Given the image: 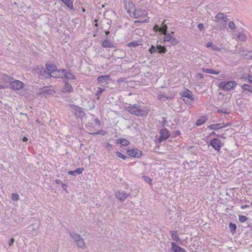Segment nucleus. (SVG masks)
Returning a JSON list of instances; mask_svg holds the SVG:
<instances>
[{"label":"nucleus","mask_w":252,"mask_h":252,"mask_svg":"<svg viewBox=\"0 0 252 252\" xmlns=\"http://www.w3.org/2000/svg\"><path fill=\"white\" fill-rule=\"evenodd\" d=\"M238 38L242 41H246L247 39V35L243 33H239L237 34Z\"/></svg>","instance_id":"34"},{"label":"nucleus","mask_w":252,"mask_h":252,"mask_svg":"<svg viewBox=\"0 0 252 252\" xmlns=\"http://www.w3.org/2000/svg\"><path fill=\"white\" fill-rule=\"evenodd\" d=\"M55 183H56V184H58V185H60V184L62 185V183H63L61 182V180H58V179H56V180H55Z\"/></svg>","instance_id":"58"},{"label":"nucleus","mask_w":252,"mask_h":252,"mask_svg":"<svg viewBox=\"0 0 252 252\" xmlns=\"http://www.w3.org/2000/svg\"><path fill=\"white\" fill-rule=\"evenodd\" d=\"M203 71L206 73H209L211 74H218L219 73V71H217L212 69L204 68L203 69Z\"/></svg>","instance_id":"30"},{"label":"nucleus","mask_w":252,"mask_h":252,"mask_svg":"<svg viewBox=\"0 0 252 252\" xmlns=\"http://www.w3.org/2000/svg\"><path fill=\"white\" fill-rule=\"evenodd\" d=\"M71 107L75 110V115L77 118L83 119L86 117V114L81 107L74 105H72Z\"/></svg>","instance_id":"5"},{"label":"nucleus","mask_w":252,"mask_h":252,"mask_svg":"<svg viewBox=\"0 0 252 252\" xmlns=\"http://www.w3.org/2000/svg\"><path fill=\"white\" fill-rule=\"evenodd\" d=\"M66 70L65 69H57L54 72H53L52 74L49 73L48 75V76H45L46 79L50 78L51 77L54 78H60L62 77L63 75V72H65Z\"/></svg>","instance_id":"11"},{"label":"nucleus","mask_w":252,"mask_h":252,"mask_svg":"<svg viewBox=\"0 0 252 252\" xmlns=\"http://www.w3.org/2000/svg\"><path fill=\"white\" fill-rule=\"evenodd\" d=\"M169 233L171 235L172 239L173 240L177 242H180L181 244H182V240L179 237V235L177 231L174 230H170Z\"/></svg>","instance_id":"18"},{"label":"nucleus","mask_w":252,"mask_h":252,"mask_svg":"<svg viewBox=\"0 0 252 252\" xmlns=\"http://www.w3.org/2000/svg\"><path fill=\"white\" fill-rule=\"evenodd\" d=\"M237 85L234 81H223L220 83L219 87L224 91H229L234 89Z\"/></svg>","instance_id":"2"},{"label":"nucleus","mask_w":252,"mask_h":252,"mask_svg":"<svg viewBox=\"0 0 252 252\" xmlns=\"http://www.w3.org/2000/svg\"><path fill=\"white\" fill-rule=\"evenodd\" d=\"M218 113H223L224 114H229V112L227 111L226 109H219L217 111Z\"/></svg>","instance_id":"45"},{"label":"nucleus","mask_w":252,"mask_h":252,"mask_svg":"<svg viewBox=\"0 0 252 252\" xmlns=\"http://www.w3.org/2000/svg\"><path fill=\"white\" fill-rule=\"evenodd\" d=\"M14 241H15V239L14 238H12L11 239H10L9 241V243H8L9 246H10V247L12 246L13 245V244L14 242Z\"/></svg>","instance_id":"52"},{"label":"nucleus","mask_w":252,"mask_h":252,"mask_svg":"<svg viewBox=\"0 0 252 252\" xmlns=\"http://www.w3.org/2000/svg\"><path fill=\"white\" fill-rule=\"evenodd\" d=\"M130 193H127L124 190H121L116 193L115 196L120 201L123 202L130 195Z\"/></svg>","instance_id":"9"},{"label":"nucleus","mask_w":252,"mask_h":252,"mask_svg":"<svg viewBox=\"0 0 252 252\" xmlns=\"http://www.w3.org/2000/svg\"><path fill=\"white\" fill-rule=\"evenodd\" d=\"M45 66L48 73H51V74L58 69L57 66L55 64L46 63Z\"/></svg>","instance_id":"17"},{"label":"nucleus","mask_w":252,"mask_h":252,"mask_svg":"<svg viewBox=\"0 0 252 252\" xmlns=\"http://www.w3.org/2000/svg\"><path fill=\"white\" fill-rule=\"evenodd\" d=\"M127 154L128 156L140 158L142 157V152L137 148H133L127 150Z\"/></svg>","instance_id":"6"},{"label":"nucleus","mask_w":252,"mask_h":252,"mask_svg":"<svg viewBox=\"0 0 252 252\" xmlns=\"http://www.w3.org/2000/svg\"><path fill=\"white\" fill-rule=\"evenodd\" d=\"M113 146L112 145H111L110 143H106V145H105V147L107 148H110V149H112Z\"/></svg>","instance_id":"54"},{"label":"nucleus","mask_w":252,"mask_h":252,"mask_svg":"<svg viewBox=\"0 0 252 252\" xmlns=\"http://www.w3.org/2000/svg\"><path fill=\"white\" fill-rule=\"evenodd\" d=\"M184 101H185V102L187 105H190V104H191V102L192 101H190V100H189H189H188V99H187V100H185V99H184Z\"/></svg>","instance_id":"60"},{"label":"nucleus","mask_w":252,"mask_h":252,"mask_svg":"<svg viewBox=\"0 0 252 252\" xmlns=\"http://www.w3.org/2000/svg\"><path fill=\"white\" fill-rule=\"evenodd\" d=\"M144 179L147 183L150 184V185L152 184V179L146 176H144Z\"/></svg>","instance_id":"46"},{"label":"nucleus","mask_w":252,"mask_h":252,"mask_svg":"<svg viewBox=\"0 0 252 252\" xmlns=\"http://www.w3.org/2000/svg\"><path fill=\"white\" fill-rule=\"evenodd\" d=\"M167 123V121L165 118L163 117L162 118V125L163 126H164Z\"/></svg>","instance_id":"50"},{"label":"nucleus","mask_w":252,"mask_h":252,"mask_svg":"<svg viewBox=\"0 0 252 252\" xmlns=\"http://www.w3.org/2000/svg\"><path fill=\"white\" fill-rule=\"evenodd\" d=\"M166 139L164 137L162 136L161 135H160L159 138H158V140L159 143H161L163 141L166 140Z\"/></svg>","instance_id":"51"},{"label":"nucleus","mask_w":252,"mask_h":252,"mask_svg":"<svg viewBox=\"0 0 252 252\" xmlns=\"http://www.w3.org/2000/svg\"><path fill=\"white\" fill-rule=\"evenodd\" d=\"M180 94L183 97H187L190 101L194 100V97L192 94V93L188 89H186L185 91L181 92Z\"/></svg>","instance_id":"15"},{"label":"nucleus","mask_w":252,"mask_h":252,"mask_svg":"<svg viewBox=\"0 0 252 252\" xmlns=\"http://www.w3.org/2000/svg\"><path fill=\"white\" fill-rule=\"evenodd\" d=\"M69 234L70 237L76 242V245L78 247L82 248L85 246V243L80 235L72 231H69Z\"/></svg>","instance_id":"3"},{"label":"nucleus","mask_w":252,"mask_h":252,"mask_svg":"<svg viewBox=\"0 0 252 252\" xmlns=\"http://www.w3.org/2000/svg\"><path fill=\"white\" fill-rule=\"evenodd\" d=\"M248 220V218L245 216H243V215L239 216V220L241 222H244Z\"/></svg>","instance_id":"40"},{"label":"nucleus","mask_w":252,"mask_h":252,"mask_svg":"<svg viewBox=\"0 0 252 252\" xmlns=\"http://www.w3.org/2000/svg\"><path fill=\"white\" fill-rule=\"evenodd\" d=\"M148 12L145 9L141 8H135L130 16L133 18L137 19L142 17L147 16Z\"/></svg>","instance_id":"4"},{"label":"nucleus","mask_w":252,"mask_h":252,"mask_svg":"<svg viewBox=\"0 0 252 252\" xmlns=\"http://www.w3.org/2000/svg\"><path fill=\"white\" fill-rule=\"evenodd\" d=\"M2 79L3 80V81H4L5 82H7V83L9 82L11 83V82L13 80V78L7 75L3 74L2 75Z\"/></svg>","instance_id":"29"},{"label":"nucleus","mask_w":252,"mask_h":252,"mask_svg":"<svg viewBox=\"0 0 252 252\" xmlns=\"http://www.w3.org/2000/svg\"><path fill=\"white\" fill-rule=\"evenodd\" d=\"M213 46V43H212V42H208L206 44V47L208 48H209V47L212 48Z\"/></svg>","instance_id":"57"},{"label":"nucleus","mask_w":252,"mask_h":252,"mask_svg":"<svg viewBox=\"0 0 252 252\" xmlns=\"http://www.w3.org/2000/svg\"><path fill=\"white\" fill-rule=\"evenodd\" d=\"M124 3L125 9L130 16L135 9V5L130 0H124Z\"/></svg>","instance_id":"7"},{"label":"nucleus","mask_w":252,"mask_h":252,"mask_svg":"<svg viewBox=\"0 0 252 252\" xmlns=\"http://www.w3.org/2000/svg\"><path fill=\"white\" fill-rule=\"evenodd\" d=\"M140 44L137 41H131L126 44V46L129 47H136L138 46Z\"/></svg>","instance_id":"33"},{"label":"nucleus","mask_w":252,"mask_h":252,"mask_svg":"<svg viewBox=\"0 0 252 252\" xmlns=\"http://www.w3.org/2000/svg\"><path fill=\"white\" fill-rule=\"evenodd\" d=\"M97 80L99 85L104 83L108 84V82L111 80L110 75H102L98 77Z\"/></svg>","instance_id":"14"},{"label":"nucleus","mask_w":252,"mask_h":252,"mask_svg":"<svg viewBox=\"0 0 252 252\" xmlns=\"http://www.w3.org/2000/svg\"><path fill=\"white\" fill-rule=\"evenodd\" d=\"M198 28L200 31H202L204 30V26L203 24L199 23L198 26Z\"/></svg>","instance_id":"47"},{"label":"nucleus","mask_w":252,"mask_h":252,"mask_svg":"<svg viewBox=\"0 0 252 252\" xmlns=\"http://www.w3.org/2000/svg\"><path fill=\"white\" fill-rule=\"evenodd\" d=\"M118 141L123 146H128L130 144L129 141L124 138H120L117 139L116 143H118Z\"/></svg>","instance_id":"25"},{"label":"nucleus","mask_w":252,"mask_h":252,"mask_svg":"<svg viewBox=\"0 0 252 252\" xmlns=\"http://www.w3.org/2000/svg\"><path fill=\"white\" fill-rule=\"evenodd\" d=\"M215 51H218L219 50V48L216 46H213L212 48Z\"/></svg>","instance_id":"62"},{"label":"nucleus","mask_w":252,"mask_h":252,"mask_svg":"<svg viewBox=\"0 0 252 252\" xmlns=\"http://www.w3.org/2000/svg\"><path fill=\"white\" fill-rule=\"evenodd\" d=\"M94 121L98 125H99L100 124V121L97 118H95Z\"/></svg>","instance_id":"59"},{"label":"nucleus","mask_w":252,"mask_h":252,"mask_svg":"<svg viewBox=\"0 0 252 252\" xmlns=\"http://www.w3.org/2000/svg\"><path fill=\"white\" fill-rule=\"evenodd\" d=\"M210 145L218 152H219L221 147V143L219 139L218 138H213L210 141Z\"/></svg>","instance_id":"12"},{"label":"nucleus","mask_w":252,"mask_h":252,"mask_svg":"<svg viewBox=\"0 0 252 252\" xmlns=\"http://www.w3.org/2000/svg\"><path fill=\"white\" fill-rule=\"evenodd\" d=\"M11 88L15 91L20 90L24 88V83L17 80L12 81L10 84Z\"/></svg>","instance_id":"8"},{"label":"nucleus","mask_w":252,"mask_h":252,"mask_svg":"<svg viewBox=\"0 0 252 252\" xmlns=\"http://www.w3.org/2000/svg\"><path fill=\"white\" fill-rule=\"evenodd\" d=\"M247 77H248L247 78L249 80V83L252 84V76L248 74Z\"/></svg>","instance_id":"56"},{"label":"nucleus","mask_w":252,"mask_h":252,"mask_svg":"<svg viewBox=\"0 0 252 252\" xmlns=\"http://www.w3.org/2000/svg\"><path fill=\"white\" fill-rule=\"evenodd\" d=\"M165 21H164L162 24V27H160L159 32H161L162 34H166L167 31V26L166 24L164 23Z\"/></svg>","instance_id":"28"},{"label":"nucleus","mask_w":252,"mask_h":252,"mask_svg":"<svg viewBox=\"0 0 252 252\" xmlns=\"http://www.w3.org/2000/svg\"><path fill=\"white\" fill-rule=\"evenodd\" d=\"M174 137H177L181 134V132L179 130H177L174 132Z\"/></svg>","instance_id":"53"},{"label":"nucleus","mask_w":252,"mask_h":252,"mask_svg":"<svg viewBox=\"0 0 252 252\" xmlns=\"http://www.w3.org/2000/svg\"><path fill=\"white\" fill-rule=\"evenodd\" d=\"M165 35L164 37V41L167 42H170L171 40L172 36L170 33L164 34Z\"/></svg>","instance_id":"36"},{"label":"nucleus","mask_w":252,"mask_h":252,"mask_svg":"<svg viewBox=\"0 0 252 252\" xmlns=\"http://www.w3.org/2000/svg\"><path fill=\"white\" fill-rule=\"evenodd\" d=\"M157 48L159 53H165L167 52V49L164 46L159 45L157 46Z\"/></svg>","instance_id":"32"},{"label":"nucleus","mask_w":252,"mask_h":252,"mask_svg":"<svg viewBox=\"0 0 252 252\" xmlns=\"http://www.w3.org/2000/svg\"><path fill=\"white\" fill-rule=\"evenodd\" d=\"M157 51H158L157 46L155 47L154 45H152L151 47H150V48L149 49V52L152 54L156 53L157 52Z\"/></svg>","instance_id":"39"},{"label":"nucleus","mask_w":252,"mask_h":252,"mask_svg":"<svg viewBox=\"0 0 252 252\" xmlns=\"http://www.w3.org/2000/svg\"><path fill=\"white\" fill-rule=\"evenodd\" d=\"M249 207V206H248V205H242V206L241 207V209H245V208H247V207Z\"/></svg>","instance_id":"64"},{"label":"nucleus","mask_w":252,"mask_h":252,"mask_svg":"<svg viewBox=\"0 0 252 252\" xmlns=\"http://www.w3.org/2000/svg\"><path fill=\"white\" fill-rule=\"evenodd\" d=\"M158 98L159 100H165L168 98L165 94H162L158 95Z\"/></svg>","instance_id":"44"},{"label":"nucleus","mask_w":252,"mask_h":252,"mask_svg":"<svg viewBox=\"0 0 252 252\" xmlns=\"http://www.w3.org/2000/svg\"><path fill=\"white\" fill-rule=\"evenodd\" d=\"M160 135L164 137L166 139L170 136V132L166 128H162L160 130Z\"/></svg>","instance_id":"20"},{"label":"nucleus","mask_w":252,"mask_h":252,"mask_svg":"<svg viewBox=\"0 0 252 252\" xmlns=\"http://www.w3.org/2000/svg\"><path fill=\"white\" fill-rule=\"evenodd\" d=\"M84 170V168L83 167L78 168L75 170L73 171H69L68 172V174L69 175H72L73 176H76L77 175H80L82 173L83 171Z\"/></svg>","instance_id":"19"},{"label":"nucleus","mask_w":252,"mask_h":252,"mask_svg":"<svg viewBox=\"0 0 252 252\" xmlns=\"http://www.w3.org/2000/svg\"><path fill=\"white\" fill-rule=\"evenodd\" d=\"M62 1L69 9L72 10L73 9V1L71 0H60Z\"/></svg>","instance_id":"23"},{"label":"nucleus","mask_w":252,"mask_h":252,"mask_svg":"<svg viewBox=\"0 0 252 252\" xmlns=\"http://www.w3.org/2000/svg\"><path fill=\"white\" fill-rule=\"evenodd\" d=\"M105 91V89L100 87L97 88L96 93L95 94L96 99H99L100 95Z\"/></svg>","instance_id":"31"},{"label":"nucleus","mask_w":252,"mask_h":252,"mask_svg":"<svg viewBox=\"0 0 252 252\" xmlns=\"http://www.w3.org/2000/svg\"><path fill=\"white\" fill-rule=\"evenodd\" d=\"M206 121V119H204V118H202V119H199L196 122V123H195V125L197 126H201L202 124H203L205 121Z\"/></svg>","instance_id":"38"},{"label":"nucleus","mask_w":252,"mask_h":252,"mask_svg":"<svg viewBox=\"0 0 252 252\" xmlns=\"http://www.w3.org/2000/svg\"><path fill=\"white\" fill-rule=\"evenodd\" d=\"M37 70L40 73L41 75H42L45 78V76H48V73L47 69H45L43 66H40L37 68Z\"/></svg>","instance_id":"22"},{"label":"nucleus","mask_w":252,"mask_h":252,"mask_svg":"<svg viewBox=\"0 0 252 252\" xmlns=\"http://www.w3.org/2000/svg\"><path fill=\"white\" fill-rule=\"evenodd\" d=\"M11 197L13 201H18L19 199V195L16 193H12Z\"/></svg>","instance_id":"37"},{"label":"nucleus","mask_w":252,"mask_h":252,"mask_svg":"<svg viewBox=\"0 0 252 252\" xmlns=\"http://www.w3.org/2000/svg\"><path fill=\"white\" fill-rule=\"evenodd\" d=\"M52 90L48 89V87H44L40 89L39 94H51Z\"/></svg>","instance_id":"24"},{"label":"nucleus","mask_w":252,"mask_h":252,"mask_svg":"<svg viewBox=\"0 0 252 252\" xmlns=\"http://www.w3.org/2000/svg\"><path fill=\"white\" fill-rule=\"evenodd\" d=\"M63 91L64 92L71 93L73 91V89L71 85L69 83L66 82L65 84V87L63 89Z\"/></svg>","instance_id":"26"},{"label":"nucleus","mask_w":252,"mask_h":252,"mask_svg":"<svg viewBox=\"0 0 252 252\" xmlns=\"http://www.w3.org/2000/svg\"><path fill=\"white\" fill-rule=\"evenodd\" d=\"M241 87L244 90L248 91L250 92L251 87L247 84H244Z\"/></svg>","instance_id":"42"},{"label":"nucleus","mask_w":252,"mask_h":252,"mask_svg":"<svg viewBox=\"0 0 252 252\" xmlns=\"http://www.w3.org/2000/svg\"><path fill=\"white\" fill-rule=\"evenodd\" d=\"M228 26L231 30H234L235 29V25L233 21H230L228 23Z\"/></svg>","instance_id":"43"},{"label":"nucleus","mask_w":252,"mask_h":252,"mask_svg":"<svg viewBox=\"0 0 252 252\" xmlns=\"http://www.w3.org/2000/svg\"><path fill=\"white\" fill-rule=\"evenodd\" d=\"M63 75L64 77L68 79H72L75 80L76 79V77L75 75H74L73 74H72L70 72H66V70L65 72H63Z\"/></svg>","instance_id":"27"},{"label":"nucleus","mask_w":252,"mask_h":252,"mask_svg":"<svg viewBox=\"0 0 252 252\" xmlns=\"http://www.w3.org/2000/svg\"><path fill=\"white\" fill-rule=\"evenodd\" d=\"M126 109L129 113L138 117L146 116L149 112L146 107L141 109L137 104L133 105L129 104Z\"/></svg>","instance_id":"1"},{"label":"nucleus","mask_w":252,"mask_h":252,"mask_svg":"<svg viewBox=\"0 0 252 252\" xmlns=\"http://www.w3.org/2000/svg\"><path fill=\"white\" fill-rule=\"evenodd\" d=\"M101 45L104 48H113L114 47L113 43H112L107 39H105L102 43Z\"/></svg>","instance_id":"21"},{"label":"nucleus","mask_w":252,"mask_h":252,"mask_svg":"<svg viewBox=\"0 0 252 252\" xmlns=\"http://www.w3.org/2000/svg\"><path fill=\"white\" fill-rule=\"evenodd\" d=\"M170 42L174 45H175L178 43L177 39L173 37H172V39L171 41H170Z\"/></svg>","instance_id":"48"},{"label":"nucleus","mask_w":252,"mask_h":252,"mask_svg":"<svg viewBox=\"0 0 252 252\" xmlns=\"http://www.w3.org/2000/svg\"><path fill=\"white\" fill-rule=\"evenodd\" d=\"M117 156L119 158H122L123 159H126V158H127V157L124 155H123L121 152H118L117 151L116 153Z\"/></svg>","instance_id":"41"},{"label":"nucleus","mask_w":252,"mask_h":252,"mask_svg":"<svg viewBox=\"0 0 252 252\" xmlns=\"http://www.w3.org/2000/svg\"><path fill=\"white\" fill-rule=\"evenodd\" d=\"M149 18L148 17V18L142 21V23H148L149 22Z\"/></svg>","instance_id":"63"},{"label":"nucleus","mask_w":252,"mask_h":252,"mask_svg":"<svg viewBox=\"0 0 252 252\" xmlns=\"http://www.w3.org/2000/svg\"><path fill=\"white\" fill-rule=\"evenodd\" d=\"M229 125L227 123H217L212 124L207 126V128L212 130H218L225 127Z\"/></svg>","instance_id":"13"},{"label":"nucleus","mask_w":252,"mask_h":252,"mask_svg":"<svg viewBox=\"0 0 252 252\" xmlns=\"http://www.w3.org/2000/svg\"><path fill=\"white\" fill-rule=\"evenodd\" d=\"M62 188H63V190L67 191V185L66 184H63V183H62Z\"/></svg>","instance_id":"55"},{"label":"nucleus","mask_w":252,"mask_h":252,"mask_svg":"<svg viewBox=\"0 0 252 252\" xmlns=\"http://www.w3.org/2000/svg\"><path fill=\"white\" fill-rule=\"evenodd\" d=\"M216 22H224V25H226L227 21H228L227 17L223 13L220 12L217 13L215 16L214 19Z\"/></svg>","instance_id":"10"},{"label":"nucleus","mask_w":252,"mask_h":252,"mask_svg":"<svg viewBox=\"0 0 252 252\" xmlns=\"http://www.w3.org/2000/svg\"><path fill=\"white\" fill-rule=\"evenodd\" d=\"M212 135H216L217 137H219L220 136L219 134H216V133L215 132H214V131L212 132L209 134L210 136H212Z\"/></svg>","instance_id":"61"},{"label":"nucleus","mask_w":252,"mask_h":252,"mask_svg":"<svg viewBox=\"0 0 252 252\" xmlns=\"http://www.w3.org/2000/svg\"><path fill=\"white\" fill-rule=\"evenodd\" d=\"M229 227L230 229L231 232L234 234L236 232V225L232 222H230L229 224Z\"/></svg>","instance_id":"35"},{"label":"nucleus","mask_w":252,"mask_h":252,"mask_svg":"<svg viewBox=\"0 0 252 252\" xmlns=\"http://www.w3.org/2000/svg\"><path fill=\"white\" fill-rule=\"evenodd\" d=\"M171 250L174 252H184L185 250L184 249L178 246L175 243L171 242Z\"/></svg>","instance_id":"16"},{"label":"nucleus","mask_w":252,"mask_h":252,"mask_svg":"<svg viewBox=\"0 0 252 252\" xmlns=\"http://www.w3.org/2000/svg\"><path fill=\"white\" fill-rule=\"evenodd\" d=\"M159 28L160 27L158 25H156L153 28V30L155 32H157L158 31L159 32Z\"/></svg>","instance_id":"49"}]
</instances>
